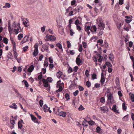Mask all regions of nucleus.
Wrapping results in <instances>:
<instances>
[{"label":"nucleus","mask_w":134,"mask_h":134,"mask_svg":"<svg viewBox=\"0 0 134 134\" xmlns=\"http://www.w3.org/2000/svg\"><path fill=\"white\" fill-rule=\"evenodd\" d=\"M79 91L78 90L76 91L73 93V94L74 96H76L78 94Z\"/></svg>","instance_id":"7c9ffc66"},{"label":"nucleus","mask_w":134,"mask_h":134,"mask_svg":"<svg viewBox=\"0 0 134 134\" xmlns=\"http://www.w3.org/2000/svg\"><path fill=\"white\" fill-rule=\"evenodd\" d=\"M100 101L101 103H104L105 102V100L104 97H102L100 99Z\"/></svg>","instance_id":"c756f323"},{"label":"nucleus","mask_w":134,"mask_h":134,"mask_svg":"<svg viewBox=\"0 0 134 134\" xmlns=\"http://www.w3.org/2000/svg\"><path fill=\"white\" fill-rule=\"evenodd\" d=\"M89 71L88 70H86L85 71V74L87 77H88L90 75L88 73Z\"/></svg>","instance_id":"09e8293b"},{"label":"nucleus","mask_w":134,"mask_h":134,"mask_svg":"<svg viewBox=\"0 0 134 134\" xmlns=\"http://www.w3.org/2000/svg\"><path fill=\"white\" fill-rule=\"evenodd\" d=\"M82 125L83 126H87L88 125L87 124H86L85 121H83L82 122Z\"/></svg>","instance_id":"8fccbe9b"},{"label":"nucleus","mask_w":134,"mask_h":134,"mask_svg":"<svg viewBox=\"0 0 134 134\" xmlns=\"http://www.w3.org/2000/svg\"><path fill=\"white\" fill-rule=\"evenodd\" d=\"M110 56L109 57V59L111 60H112V59L114 58V56L112 54H110Z\"/></svg>","instance_id":"e433bc0d"},{"label":"nucleus","mask_w":134,"mask_h":134,"mask_svg":"<svg viewBox=\"0 0 134 134\" xmlns=\"http://www.w3.org/2000/svg\"><path fill=\"white\" fill-rule=\"evenodd\" d=\"M72 69L70 67L68 69V72L69 73H70L72 72Z\"/></svg>","instance_id":"774afa93"},{"label":"nucleus","mask_w":134,"mask_h":134,"mask_svg":"<svg viewBox=\"0 0 134 134\" xmlns=\"http://www.w3.org/2000/svg\"><path fill=\"white\" fill-rule=\"evenodd\" d=\"M62 75V72L61 71H59L57 74V76L58 77L60 78Z\"/></svg>","instance_id":"6ab92c4d"},{"label":"nucleus","mask_w":134,"mask_h":134,"mask_svg":"<svg viewBox=\"0 0 134 134\" xmlns=\"http://www.w3.org/2000/svg\"><path fill=\"white\" fill-rule=\"evenodd\" d=\"M102 59H103L102 57L100 55H99V58L98 59V61L99 62H101L102 60Z\"/></svg>","instance_id":"864d4df0"},{"label":"nucleus","mask_w":134,"mask_h":134,"mask_svg":"<svg viewBox=\"0 0 134 134\" xmlns=\"http://www.w3.org/2000/svg\"><path fill=\"white\" fill-rule=\"evenodd\" d=\"M84 109V108L82 105H81L80 107L79 108V110H82Z\"/></svg>","instance_id":"a18cd8bd"},{"label":"nucleus","mask_w":134,"mask_h":134,"mask_svg":"<svg viewBox=\"0 0 134 134\" xmlns=\"http://www.w3.org/2000/svg\"><path fill=\"white\" fill-rule=\"evenodd\" d=\"M23 35L22 34H20L19 35L18 37V40H20L21 38L23 37Z\"/></svg>","instance_id":"4be33fe9"},{"label":"nucleus","mask_w":134,"mask_h":134,"mask_svg":"<svg viewBox=\"0 0 134 134\" xmlns=\"http://www.w3.org/2000/svg\"><path fill=\"white\" fill-rule=\"evenodd\" d=\"M72 7H69L67 9H66V13H67L69 12V11L72 10Z\"/></svg>","instance_id":"473e14b6"},{"label":"nucleus","mask_w":134,"mask_h":134,"mask_svg":"<svg viewBox=\"0 0 134 134\" xmlns=\"http://www.w3.org/2000/svg\"><path fill=\"white\" fill-rule=\"evenodd\" d=\"M3 41L6 44H7L8 42V40L6 37L3 38Z\"/></svg>","instance_id":"c85d7f7f"},{"label":"nucleus","mask_w":134,"mask_h":134,"mask_svg":"<svg viewBox=\"0 0 134 134\" xmlns=\"http://www.w3.org/2000/svg\"><path fill=\"white\" fill-rule=\"evenodd\" d=\"M38 44L37 43H36L34 46V48H35V49H38Z\"/></svg>","instance_id":"4d7b16f0"},{"label":"nucleus","mask_w":134,"mask_h":134,"mask_svg":"<svg viewBox=\"0 0 134 134\" xmlns=\"http://www.w3.org/2000/svg\"><path fill=\"white\" fill-rule=\"evenodd\" d=\"M23 122V120H21L18 122V127L19 128L21 129L23 125L22 124Z\"/></svg>","instance_id":"9b49d317"},{"label":"nucleus","mask_w":134,"mask_h":134,"mask_svg":"<svg viewBox=\"0 0 134 134\" xmlns=\"http://www.w3.org/2000/svg\"><path fill=\"white\" fill-rule=\"evenodd\" d=\"M38 53V49H35L33 53V54L34 55L36 56Z\"/></svg>","instance_id":"a211bd4d"},{"label":"nucleus","mask_w":134,"mask_h":134,"mask_svg":"<svg viewBox=\"0 0 134 134\" xmlns=\"http://www.w3.org/2000/svg\"><path fill=\"white\" fill-rule=\"evenodd\" d=\"M105 65L108 66V68L111 67L112 66V65L111 63L109 62H106L105 63Z\"/></svg>","instance_id":"393cba45"},{"label":"nucleus","mask_w":134,"mask_h":134,"mask_svg":"<svg viewBox=\"0 0 134 134\" xmlns=\"http://www.w3.org/2000/svg\"><path fill=\"white\" fill-rule=\"evenodd\" d=\"M56 46L58 47L60 49L62 48V45L59 43H57L56 44Z\"/></svg>","instance_id":"de8ad7c7"},{"label":"nucleus","mask_w":134,"mask_h":134,"mask_svg":"<svg viewBox=\"0 0 134 134\" xmlns=\"http://www.w3.org/2000/svg\"><path fill=\"white\" fill-rule=\"evenodd\" d=\"M88 123L90 125H92L94 124L95 122L92 120H90L88 121Z\"/></svg>","instance_id":"a878e982"},{"label":"nucleus","mask_w":134,"mask_h":134,"mask_svg":"<svg viewBox=\"0 0 134 134\" xmlns=\"http://www.w3.org/2000/svg\"><path fill=\"white\" fill-rule=\"evenodd\" d=\"M17 29L15 28L14 29V32L16 34H17L19 32H20L21 31V29L20 27V24L19 23L17 25Z\"/></svg>","instance_id":"39448f33"},{"label":"nucleus","mask_w":134,"mask_h":134,"mask_svg":"<svg viewBox=\"0 0 134 134\" xmlns=\"http://www.w3.org/2000/svg\"><path fill=\"white\" fill-rule=\"evenodd\" d=\"M112 110L115 112L117 113H119V112H118V110H116V106L115 105H113L112 107Z\"/></svg>","instance_id":"2eb2a0df"},{"label":"nucleus","mask_w":134,"mask_h":134,"mask_svg":"<svg viewBox=\"0 0 134 134\" xmlns=\"http://www.w3.org/2000/svg\"><path fill=\"white\" fill-rule=\"evenodd\" d=\"M79 69V68L77 66H75L73 68V70L75 72L77 71V70Z\"/></svg>","instance_id":"37998d69"},{"label":"nucleus","mask_w":134,"mask_h":134,"mask_svg":"<svg viewBox=\"0 0 134 134\" xmlns=\"http://www.w3.org/2000/svg\"><path fill=\"white\" fill-rule=\"evenodd\" d=\"M76 26L77 29L80 31L81 30V27L79 25H77Z\"/></svg>","instance_id":"13d9d810"},{"label":"nucleus","mask_w":134,"mask_h":134,"mask_svg":"<svg viewBox=\"0 0 134 134\" xmlns=\"http://www.w3.org/2000/svg\"><path fill=\"white\" fill-rule=\"evenodd\" d=\"M92 29L94 31H96L97 28L95 25H92L91 26V29Z\"/></svg>","instance_id":"4c0bfd02"},{"label":"nucleus","mask_w":134,"mask_h":134,"mask_svg":"<svg viewBox=\"0 0 134 134\" xmlns=\"http://www.w3.org/2000/svg\"><path fill=\"white\" fill-rule=\"evenodd\" d=\"M86 85L88 87H90L91 86V83L89 81H87L86 82Z\"/></svg>","instance_id":"f704fd0d"},{"label":"nucleus","mask_w":134,"mask_h":134,"mask_svg":"<svg viewBox=\"0 0 134 134\" xmlns=\"http://www.w3.org/2000/svg\"><path fill=\"white\" fill-rule=\"evenodd\" d=\"M23 24L25 25V26L26 27H27L29 25V23H28L26 21H23Z\"/></svg>","instance_id":"ea45409f"},{"label":"nucleus","mask_w":134,"mask_h":134,"mask_svg":"<svg viewBox=\"0 0 134 134\" xmlns=\"http://www.w3.org/2000/svg\"><path fill=\"white\" fill-rule=\"evenodd\" d=\"M130 97L132 101V102H134V95L133 94L130 93Z\"/></svg>","instance_id":"5701e85b"},{"label":"nucleus","mask_w":134,"mask_h":134,"mask_svg":"<svg viewBox=\"0 0 134 134\" xmlns=\"http://www.w3.org/2000/svg\"><path fill=\"white\" fill-rule=\"evenodd\" d=\"M52 80L53 79L52 78L49 77H48L46 80L48 82V81L50 82H51L52 81Z\"/></svg>","instance_id":"a19ab883"},{"label":"nucleus","mask_w":134,"mask_h":134,"mask_svg":"<svg viewBox=\"0 0 134 134\" xmlns=\"http://www.w3.org/2000/svg\"><path fill=\"white\" fill-rule=\"evenodd\" d=\"M17 25H16L15 22L14 21L13 22V23L12 26L14 27V29L15 28H16H16L18 27V26L17 27Z\"/></svg>","instance_id":"79ce46f5"},{"label":"nucleus","mask_w":134,"mask_h":134,"mask_svg":"<svg viewBox=\"0 0 134 134\" xmlns=\"http://www.w3.org/2000/svg\"><path fill=\"white\" fill-rule=\"evenodd\" d=\"M97 24L98 25V29L100 30V32L99 33V36L102 35L103 33V31L105 28V24L102 21L99 20L97 21Z\"/></svg>","instance_id":"f257e3e1"},{"label":"nucleus","mask_w":134,"mask_h":134,"mask_svg":"<svg viewBox=\"0 0 134 134\" xmlns=\"http://www.w3.org/2000/svg\"><path fill=\"white\" fill-rule=\"evenodd\" d=\"M49 62L51 63H52L53 62V60L52 57H50L49 58Z\"/></svg>","instance_id":"338daca9"},{"label":"nucleus","mask_w":134,"mask_h":134,"mask_svg":"<svg viewBox=\"0 0 134 134\" xmlns=\"http://www.w3.org/2000/svg\"><path fill=\"white\" fill-rule=\"evenodd\" d=\"M30 116H31V117L32 119V120L34 122H37L38 123V122H37L38 121V119L36 118L35 117L34 115L31 114Z\"/></svg>","instance_id":"9d476101"},{"label":"nucleus","mask_w":134,"mask_h":134,"mask_svg":"<svg viewBox=\"0 0 134 134\" xmlns=\"http://www.w3.org/2000/svg\"><path fill=\"white\" fill-rule=\"evenodd\" d=\"M14 58H15L16 59H17V57L18 56V54L16 51H15L14 52Z\"/></svg>","instance_id":"72a5a7b5"},{"label":"nucleus","mask_w":134,"mask_h":134,"mask_svg":"<svg viewBox=\"0 0 134 134\" xmlns=\"http://www.w3.org/2000/svg\"><path fill=\"white\" fill-rule=\"evenodd\" d=\"M76 3V2L75 0H73L71 2V5H74Z\"/></svg>","instance_id":"0e129e2a"},{"label":"nucleus","mask_w":134,"mask_h":134,"mask_svg":"<svg viewBox=\"0 0 134 134\" xmlns=\"http://www.w3.org/2000/svg\"><path fill=\"white\" fill-rule=\"evenodd\" d=\"M49 46V44L48 43H46L45 44L43 45V48H48Z\"/></svg>","instance_id":"aec40b11"},{"label":"nucleus","mask_w":134,"mask_h":134,"mask_svg":"<svg viewBox=\"0 0 134 134\" xmlns=\"http://www.w3.org/2000/svg\"><path fill=\"white\" fill-rule=\"evenodd\" d=\"M24 81V83L26 87H28L29 86V84L27 81L24 80L23 82Z\"/></svg>","instance_id":"49530a36"},{"label":"nucleus","mask_w":134,"mask_h":134,"mask_svg":"<svg viewBox=\"0 0 134 134\" xmlns=\"http://www.w3.org/2000/svg\"><path fill=\"white\" fill-rule=\"evenodd\" d=\"M80 23L79 20V19H77L75 21V24L76 25H78V24H80Z\"/></svg>","instance_id":"c03bdc74"},{"label":"nucleus","mask_w":134,"mask_h":134,"mask_svg":"<svg viewBox=\"0 0 134 134\" xmlns=\"http://www.w3.org/2000/svg\"><path fill=\"white\" fill-rule=\"evenodd\" d=\"M125 21L127 23H129L130 22L132 21L131 19H125Z\"/></svg>","instance_id":"680f3d73"},{"label":"nucleus","mask_w":134,"mask_h":134,"mask_svg":"<svg viewBox=\"0 0 134 134\" xmlns=\"http://www.w3.org/2000/svg\"><path fill=\"white\" fill-rule=\"evenodd\" d=\"M91 27L89 26H88L87 27H85V30L86 32L88 31L90 29Z\"/></svg>","instance_id":"bb28decb"},{"label":"nucleus","mask_w":134,"mask_h":134,"mask_svg":"<svg viewBox=\"0 0 134 134\" xmlns=\"http://www.w3.org/2000/svg\"><path fill=\"white\" fill-rule=\"evenodd\" d=\"M122 108L124 110H126V107L125 106V104L124 103H123L122 104Z\"/></svg>","instance_id":"c9c22d12"},{"label":"nucleus","mask_w":134,"mask_h":134,"mask_svg":"<svg viewBox=\"0 0 134 134\" xmlns=\"http://www.w3.org/2000/svg\"><path fill=\"white\" fill-rule=\"evenodd\" d=\"M65 97L67 100H68L70 99V97L68 93H66L65 95Z\"/></svg>","instance_id":"2f4dec72"},{"label":"nucleus","mask_w":134,"mask_h":134,"mask_svg":"<svg viewBox=\"0 0 134 134\" xmlns=\"http://www.w3.org/2000/svg\"><path fill=\"white\" fill-rule=\"evenodd\" d=\"M97 42L98 43H100V44H102L103 43V40L102 39H99L97 41Z\"/></svg>","instance_id":"69168bd1"},{"label":"nucleus","mask_w":134,"mask_h":134,"mask_svg":"<svg viewBox=\"0 0 134 134\" xmlns=\"http://www.w3.org/2000/svg\"><path fill=\"white\" fill-rule=\"evenodd\" d=\"M34 113L39 119H40L41 118V116L39 115L36 112H35Z\"/></svg>","instance_id":"3c124183"},{"label":"nucleus","mask_w":134,"mask_h":134,"mask_svg":"<svg viewBox=\"0 0 134 134\" xmlns=\"http://www.w3.org/2000/svg\"><path fill=\"white\" fill-rule=\"evenodd\" d=\"M28 47L27 46H26L24 47L23 48V49L24 52H26L27 50V49L28 48Z\"/></svg>","instance_id":"5fc2aeb1"},{"label":"nucleus","mask_w":134,"mask_h":134,"mask_svg":"<svg viewBox=\"0 0 134 134\" xmlns=\"http://www.w3.org/2000/svg\"><path fill=\"white\" fill-rule=\"evenodd\" d=\"M79 90L80 91H82L84 90L82 86H79Z\"/></svg>","instance_id":"e2e57ef3"},{"label":"nucleus","mask_w":134,"mask_h":134,"mask_svg":"<svg viewBox=\"0 0 134 134\" xmlns=\"http://www.w3.org/2000/svg\"><path fill=\"white\" fill-rule=\"evenodd\" d=\"M42 81L43 83L44 86L46 87H47V88L46 89V90L48 91H49L50 90V85H49L47 80L45 79H42Z\"/></svg>","instance_id":"f03ea898"},{"label":"nucleus","mask_w":134,"mask_h":134,"mask_svg":"<svg viewBox=\"0 0 134 134\" xmlns=\"http://www.w3.org/2000/svg\"><path fill=\"white\" fill-rule=\"evenodd\" d=\"M49 39L50 40L54 41L55 40L56 38L54 36L51 35L49 36Z\"/></svg>","instance_id":"f3484780"},{"label":"nucleus","mask_w":134,"mask_h":134,"mask_svg":"<svg viewBox=\"0 0 134 134\" xmlns=\"http://www.w3.org/2000/svg\"><path fill=\"white\" fill-rule=\"evenodd\" d=\"M118 94L119 98L121 97L122 96V94L121 91H119L118 92Z\"/></svg>","instance_id":"603ef678"},{"label":"nucleus","mask_w":134,"mask_h":134,"mask_svg":"<svg viewBox=\"0 0 134 134\" xmlns=\"http://www.w3.org/2000/svg\"><path fill=\"white\" fill-rule=\"evenodd\" d=\"M107 104L110 105L113 103V98L111 94L110 93L107 94Z\"/></svg>","instance_id":"7ed1b4c3"},{"label":"nucleus","mask_w":134,"mask_h":134,"mask_svg":"<svg viewBox=\"0 0 134 134\" xmlns=\"http://www.w3.org/2000/svg\"><path fill=\"white\" fill-rule=\"evenodd\" d=\"M100 109L102 111H104V113H105L106 110L105 109V108L104 107H100Z\"/></svg>","instance_id":"cd10ccee"},{"label":"nucleus","mask_w":134,"mask_h":134,"mask_svg":"<svg viewBox=\"0 0 134 134\" xmlns=\"http://www.w3.org/2000/svg\"><path fill=\"white\" fill-rule=\"evenodd\" d=\"M43 101L42 100H40L39 101V104L40 105V106L41 107H42V105H43Z\"/></svg>","instance_id":"6e6d98bb"},{"label":"nucleus","mask_w":134,"mask_h":134,"mask_svg":"<svg viewBox=\"0 0 134 134\" xmlns=\"http://www.w3.org/2000/svg\"><path fill=\"white\" fill-rule=\"evenodd\" d=\"M12 105H10L9 107L11 108L14 109H16L17 108V106L15 103H13Z\"/></svg>","instance_id":"dca6fc26"},{"label":"nucleus","mask_w":134,"mask_h":134,"mask_svg":"<svg viewBox=\"0 0 134 134\" xmlns=\"http://www.w3.org/2000/svg\"><path fill=\"white\" fill-rule=\"evenodd\" d=\"M29 38V36H26L23 38V40L21 41V42L22 44L27 42L28 41V39Z\"/></svg>","instance_id":"1a4fd4ad"},{"label":"nucleus","mask_w":134,"mask_h":134,"mask_svg":"<svg viewBox=\"0 0 134 134\" xmlns=\"http://www.w3.org/2000/svg\"><path fill=\"white\" fill-rule=\"evenodd\" d=\"M64 83H61V82L60 80L58 81L57 83V86L56 87H59L58 90L57 91V92L61 91L63 90L62 86H63Z\"/></svg>","instance_id":"20e7f679"},{"label":"nucleus","mask_w":134,"mask_h":134,"mask_svg":"<svg viewBox=\"0 0 134 134\" xmlns=\"http://www.w3.org/2000/svg\"><path fill=\"white\" fill-rule=\"evenodd\" d=\"M80 56V54L78 55L77 57L76 58V63L79 66L82 65V61L79 58Z\"/></svg>","instance_id":"423d86ee"},{"label":"nucleus","mask_w":134,"mask_h":134,"mask_svg":"<svg viewBox=\"0 0 134 134\" xmlns=\"http://www.w3.org/2000/svg\"><path fill=\"white\" fill-rule=\"evenodd\" d=\"M98 6L100 7L99 9L98 8H97V6H96V7H95V11L96 12V13H97L98 12V11L99 9H100V10H101V8H102L101 6L100 5H98Z\"/></svg>","instance_id":"412c9836"},{"label":"nucleus","mask_w":134,"mask_h":134,"mask_svg":"<svg viewBox=\"0 0 134 134\" xmlns=\"http://www.w3.org/2000/svg\"><path fill=\"white\" fill-rule=\"evenodd\" d=\"M43 109L44 111L46 112L48 111V109H50V108L48 107L47 105L45 104L43 106Z\"/></svg>","instance_id":"4468645a"},{"label":"nucleus","mask_w":134,"mask_h":134,"mask_svg":"<svg viewBox=\"0 0 134 134\" xmlns=\"http://www.w3.org/2000/svg\"><path fill=\"white\" fill-rule=\"evenodd\" d=\"M129 75L130 76V77H131V81H133V76L132 75V74L131 72H130L129 73Z\"/></svg>","instance_id":"052dcab7"},{"label":"nucleus","mask_w":134,"mask_h":134,"mask_svg":"<svg viewBox=\"0 0 134 134\" xmlns=\"http://www.w3.org/2000/svg\"><path fill=\"white\" fill-rule=\"evenodd\" d=\"M66 112L64 111H60L59 113V115L60 116L65 118L66 116Z\"/></svg>","instance_id":"6e6552de"},{"label":"nucleus","mask_w":134,"mask_h":134,"mask_svg":"<svg viewBox=\"0 0 134 134\" xmlns=\"http://www.w3.org/2000/svg\"><path fill=\"white\" fill-rule=\"evenodd\" d=\"M96 132L99 133H102V130L100 127L98 126L96 128Z\"/></svg>","instance_id":"f8f14e48"},{"label":"nucleus","mask_w":134,"mask_h":134,"mask_svg":"<svg viewBox=\"0 0 134 134\" xmlns=\"http://www.w3.org/2000/svg\"><path fill=\"white\" fill-rule=\"evenodd\" d=\"M96 75L95 74H93L92 75V78L93 79H97Z\"/></svg>","instance_id":"58836bf2"},{"label":"nucleus","mask_w":134,"mask_h":134,"mask_svg":"<svg viewBox=\"0 0 134 134\" xmlns=\"http://www.w3.org/2000/svg\"><path fill=\"white\" fill-rule=\"evenodd\" d=\"M34 69V67L33 65H31L27 69L28 71L30 72H32Z\"/></svg>","instance_id":"ddd939ff"},{"label":"nucleus","mask_w":134,"mask_h":134,"mask_svg":"<svg viewBox=\"0 0 134 134\" xmlns=\"http://www.w3.org/2000/svg\"><path fill=\"white\" fill-rule=\"evenodd\" d=\"M128 115H127L124 116L122 119L123 120L127 121L128 120Z\"/></svg>","instance_id":"b1692460"},{"label":"nucleus","mask_w":134,"mask_h":134,"mask_svg":"<svg viewBox=\"0 0 134 134\" xmlns=\"http://www.w3.org/2000/svg\"><path fill=\"white\" fill-rule=\"evenodd\" d=\"M67 47L68 48H69L71 47V43H70V42L69 41H67Z\"/></svg>","instance_id":"bf43d9fd"},{"label":"nucleus","mask_w":134,"mask_h":134,"mask_svg":"<svg viewBox=\"0 0 134 134\" xmlns=\"http://www.w3.org/2000/svg\"><path fill=\"white\" fill-rule=\"evenodd\" d=\"M101 77L100 82L101 83V85H103L105 81V79L104 75H103L102 72L101 73Z\"/></svg>","instance_id":"0eeeda50"}]
</instances>
